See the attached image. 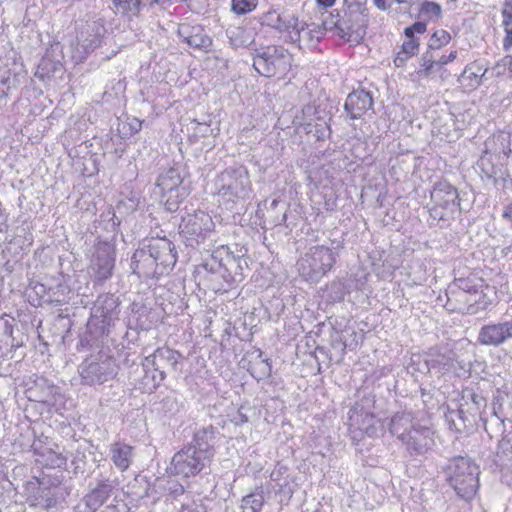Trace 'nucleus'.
<instances>
[{
  "label": "nucleus",
  "mask_w": 512,
  "mask_h": 512,
  "mask_svg": "<svg viewBox=\"0 0 512 512\" xmlns=\"http://www.w3.org/2000/svg\"><path fill=\"white\" fill-rule=\"evenodd\" d=\"M180 512H206L202 504L193 503L192 505L182 506Z\"/></svg>",
  "instance_id": "63"
},
{
  "label": "nucleus",
  "mask_w": 512,
  "mask_h": 512,
  "mask_svg": "<svg viewBox=\"0 0 512 512\" xmlns=\"http://www.w3.org/2000/svg\"><path fill=\"white\" fill-rule=\"evenodd\" d=\"M42 494L37 498V504L42 506L45 509L52 508L56 505L57 500L56 498L51 494L50 489H43Z\"/></svg>",
  "instance_id": "55"
},
{
  "label": "nucleus",
  "mask_w": 512,
  "mask_h": 512,
  "mask_svg": "<svg viewBox=\"0 0 512 512\" xmlns=\"http://www.w3.org/2000/svg\"><path fill=\"white\" fill-rule=\"evenodd\" d=\"M119 300L113 294H102L98 296L95 305V316L101 317L105 325H110L119 314Z\"/></svg>",
  "instance_id": "25"
},
{
  "label": "nucleus",
  "mask_w": 512,
  "mask_h": 512,
  "mask_svg": "<svg viewBox=\"0 0 512 512\" xmlns=\"http://www.w3.org/2000/svg\"><path fill=\"white\" fill-rule=\"evenodd\" d=\"M108 455L113 465L120 472H125L135 458V448L123 441H115L108 447Z\"/></svg>",
  "instance_id": "22"
},
{
  "label": "nucleus",
  "mask_w": 512,
  "mask_h": 512,
  "mask_svg": "<svg viewBox=\"0 0 512 512\" xmlns=\"http://www.w3.org/2000/svg\"><path fill=\"white\" fill-rule=\"evenodd\" d=\"M486 69L477 63L467 65L459 77V82L470 89L480 86L482 78L485 76Z\"/></svg>",
  "instance_id": "33"
},
{
  "label": "nucleus",
  "mask_w": 512,
  "mask_h": 512,
  "mask_svg": "<svg viewBox=\"0 0 512 512\" xmlns=\"http://www.w3.org/2000/svg\"><path fill=\"white\" fill-rule=\"evenodd\" d=\"M292 63V55L283 46L268 45L253 53V68L264 77L286 74Z\"/></svg>",
  "instance_id": "5"
},
{
  "label": "nucleus",
  "mask_w": 512,
  "mask_h": 512,
  "mask_svg": "<svg viewBox=\"0 0 512 512\" xmlns=\"http://www.w3.org/2000/svg\"><path fill=\"white\" fill-rule=\"evenodd\" d=\"M304 129L308 134H313L318 141H323L331 135L330 125L325 120L314 124L308 123Z\"/></svg>",
  "instance_id": "43"
},
{
  "label": "nucleus",
  "mask_w": 512,
  "mask_h": 512,
  "mask_svg": "<svg viewBox=\"0 0 512 512\" xmlns=\"http://www.w3.org/2000/svg\"><path fill=\"white\" fill-rule=\"evenodd\" d=\"M13 80L9 69H0V99L7 95V90L11 88Z\"/></svg>",
  "instance_id": "53"
},
{
  "label": "nucleus",
  "mask_w": 512,
  "mask_h": 512,
  "mask_svg": "<svg viewBox=\"0 0 512 512\" xmlns=\"http://www.w3.org/2000/svg\"><path fill=\"white\" fill-rule=\"evenodd\" d=\"M183 359V355L171 349L168 346L157 348L152 354L145 357L142 366L152 367L153 370L157 371L156 377L154 376L155 385H161L163 380L166 378L168 370H177V364Z\"/></svg>",
  "instance_id": "10"
},
{
  "label": "nucleus",
  "mask_w": 512,
  "mask_h": 512,
  "mask_svg": "<svg viewBox=\"0 0 512 512\" xmlns=\"http://www.w3.org/2000/svg\"><path fill=\"white\" fill-rule=\"evenodd\" d=\"M437 71V52L427 48L421 57L419 74L428 77Z\"/></svg>",
  "instance_id": "39"
},
{
  "label": "nucleus",
  "mask_w": 512,
  "mask_h": 512,
  "mask_svg": "<svg viewBox=\"0 0 512 512\" xmlns=\"http://www.w3.org/2000/svg\"><path fill=\"white\" fill-rule=\"evenodd\" d=\"M368 22V10L359 5L356 10H349L341 18L338 24V36L348 42L354 41L359 43L366 35Z\"/></svg>",
  "instance_id": "9"
},
{
  "label": "nucleus",
  "mask_w": 512,
  "mask_h": 512,
  "mask_svg": "<svg viewBox=\"0 0 512 512\" xmlns=\"http://www.w3.org/2000/svg\"><path fill=\"white\" fill-rule=\"evenodd\" d=\"M218 254L219 251L216 254H210L199 265V269L202 268L207 273L206 279L210 282V288L216 293L227 292L235 286L233 277L223 265V258Z\"/></svg>",
  "instance_id": "11"
},
{
  "label": "nucleus",
  "mask_w": 512,
  "mask_h": 512,
  "mask_svg": "<svg viewBox=\"0 0 512 512\" xmlns=\"http://www.w3.org/2000/svg\"><path fill=\"white\" fill-rule=\"evenodd\" d=\"M263 505L264 491L259 487L242 498L241 508L243 512H260Z\"/></svg>",
  "instance_id": "36"
},
{
  "label": "nucleus",
  "mask_w": 512,
  "mask_h": 512,
  "mask_svg": "<svg viewBox=\"0 0 512 512\" xmlns=\"http://www.w3.org/2000/svg\"><path fill=\"white\" fill-rule=\"evenodd\" d=\"M502 15L504 27L510 26L512 24V0H505Z\"/></svg>",
  "instance_id": "58"
},
{
  "label": "nucleus",
  "mask_w": 512,
  "mask_h": 512,
  "mask_svg": "<svg viewBox=\"0 0 512 512\" xmlns=\"http://www.w3.org/2000/svg\"><path fill=\"white\" fill-rule=\"evenodd\" d=\"M441 12V6L436 2L425 0L421 4L420 14L428 20L434 17H439Z\"/></svg>",
  "instance_id": "50"
},
{
  "label": "nucleus",
  "mask_w": 512,
  "mask_h": 512,
  "mask_svg": "<svg viewBox=\"0 0 512 512\" xmlns=\"http://www.w3.org/2000/svg\"><path fill=\"white\" fill-rule=\"evenodd\" d=\"M348 425L372 436L376 433L375 416L369 412H365L363 407L355 405L348 413Z\"/></svg>",
  "instance_id": "24"
},
{
  "label": "nucleus",
  "mask_w": 512,
  "mask_h": 512,
  "mask_svg": "<svg viewBox=\"0 0 512 512\" xmlns=\"http://www.w3.org/2000/svg\"><path fill=\"white\" fill-rule=\"evenodd\" d=\"M463 399L467 402L468 400L473 403L476 410L480 412L482 408L487 406V400L480 394L475 393L473 390H465L463 392Z\"/></svg>",
  "instance_id": "52"
},
{
  "label": "nucleus",
  "mask_w": 512,
  "mask_h": 512,
  "mask_svg": "<svg viewBox=\"0 0 512 512\" xmlns=\"http://www.w3.org/2000/svg\"><path fill=\"white\" fill-rule=\"evenodd\" d=\"M434 432L427 426L416 424L409 433L401 439L402 445L411 456L427 453L435 445Z\"/></svg>",
  "instance_id": "15"
},
{
  "label": "nucleus",
  "mask_w": 512,
  "mask_h": 512,
  "mask_svg": "<svg viewBox=\"0 0 512 512\" xmlns=\"http://www.w3.org/2000/svg\"><path fill=\"white\" fill-rule=\"evenodd\" d=\"M131 269L138 278H152L161 275L155 264L151 253L147 251V246L142 240L131 258Z\"/></svg>",
  "instance_id": "18"
},
{
  "label": "nucleus",
  "mask_w": 512,
  "mask_h": 512,
  "mask_svg": "<svg viewBox=\"0 0 512 512\" xmlns=\"http://www.w3.org/2000/svg\"><path fill=\"white\" fill-rule=\"evenodd\" d=\"M209 464V460L185 445L172 457L169 471L172 475L189 478L200 474Z\"/></svg>",
  "instance_id": "8"
},
{
  "label": "nucleus",
  "mask_w": 512,
  "mask_h": 512,
  "mask_svg": "<svg viewBox=\"0 0 512 512\" xmlns=\"http://www.w3.org/2000/svg\"><path fill=\"white\" fill-rule=\"evenodd\" d=\"M448 481L457 495L469 501L473 499L479 487V467L469 457L453 458L447 467Z\"/></svg>",
  "instance_id": "3"
},
{
  "label": "nucleus",
  "mask_w": 512,
  "mask_h": 512,
  "mask_svg": "<svg viewBox=\"0 0 512 512\" xmlns=\"http://www.w3.org/2000/svg\"><path fill=\"white\" fill-rule=\"evenodd\" d=\"M341 18L339 15V12L336 11V14L330 13L329 16L323 21L322 28L324 31H332L335 30L336 34L338 35V24L340 23Z\"/></svg>",
  "instance_id": "56"
},
{
  "label": "nucleus",
  "mask_w": 512,
  "mask_h": 512,
  "mask_svg": "<svg viewBox=\"0 0 512 512\" xmlns=\"http://www.w3.org/2000/svg\"><path fill=\"white\" fill-rule=\"evenodd\" d=\"M249 372L258 381L270 377L272 372L270 360L263 358V353L259 351L256 359L250 363Z\"/></svg>",
  "instance_id": "34"
},
{
  "label": "nucleus",
  "mask_w": 512,
  "mask_h": 512,
  "mask_svg": "<svg viewBox=\"0 0 512 512\" xmlns=\"http://www.w3.org/2000/svg\"><path fill=\"white\" fill-rule=\"evenodd\" d=\"M225 34L234 49L247 47L254 42L252 32L244 26H229Z\"/></svg>",
  "instance_id": "29"
},
{
  "label": "nucleus",
  "mask_w": 512,
  "mask_h": 512,
  "mask_svg": "<svg viewBox=\"0 0 512 512\" xmlns=\"http://www.w3.org/2000/svg\"><path fill=\"white\" fill-rule=\"evenodd\" d=\"M416 424L411 412H397L390 419L389 432L401 441Z\"/></svg>",
  "instance_id": "28"
},
{
  "label": "nucleus",
  "mask_w": 512,
  "mask_h": 512,
  "mask_svg": "<svg viewBox=\"0 0 512 512\" xmlns=\"http://www.w3.org/2000/svg\"><path fill=\"white\" fill-rule=\"evenodd\" d=\"M506 36L503 40V47L505 50H509L512 47V27H505Z\"/></svg>",
  "instance_id": "64"
},
{
  "label": "nucleus",
  "mask_w": 512,
  "mask_h": 512,
  "mask_svg": "<svg viewBox=\"0 0 512 512\" xmlns=\"http://www.w3.org/2000/svg\"><path fill=\"white\" fill-rule=\"evenodd\" d=\"M373 97L364 89L353 90L348 94L344 103L346 117L351 120L361 119L369 110L373 109Z\"/></svg>",
  "instance_id": "16"
},
{
  "label": "nucleus",
  "mask_w": 512,
  "mask_h": 512,
  "mask_svg": "<svg viewBox=\"0 0 512 512\" xmlns=\"http://www.w3.org/2000/svg\"><path fill=\"white\" fill-rule=\"evenodd\" d=\"M427 30V24L424 21H417L413 23L411 26L406 27L404 30V35L406 37V41L401 46V52L412 57L419 51L420 41L415 35H422Z\"/></svg>",
  "instance_id": "27"
},
{
  "label": "nucleus",
  "mask_w": 512,
  "mask_h": 512,
  "mask_svg": "<svg viewBox=\"0 0 512 512\" xmlns=\"http://www.w3.org/2000/svg\"><path fill=\"white\" fill-rule=\"evenodd\" d=\"M71 289L63 282L49 288V299L56 304L66 303L70 299Z\"/></svg>",
  "instance_id": "42"
},
{
  "label": "nucleus",
  "mask_w": 512,
  "mask_h": 512,
  "mask_svg": "<svg viewBox=\"0 0 512 512\" xmlns=\"http://www.w3.org/2000/svg\"><path fill=\"white\" fill-rule=\"evenodd\" d=\"M164 491L167 495L177 498L184 494L185 487L176 480H169L164 487Z\"/></svg>",
  "instance_id": "54"
},
{
  "label": "nucleus",
  "mask_w": 512,
  "mask_h": 512,
  "mask_svg": "<svg viewBox=\"0 0 512 512\" xmlns=\"http://www.w3.org/2000/svg\"><path fill=\"white\" fill-rule=\"evenodd\" d=\"M428 357L431 370L440 372L441 370H445L449 367V358L438 352L436 349H431L428 352Z\"/></svg>",
  "instance_id": "47"
},
{
  "label": "nucleus",
  "mask_w": 512,
  "mask_h": 512,
  "mask_svg": "<svg viewBox=\"0 0 512 512\" xmlns=\"http://www.w3.org/2000/svg\"><path fill=\"white\" fill-rule=\"evenodd\" d=\"M177 32L183 42L192 48L208 51L212 46V39L201 26L184 23L179 25Z\"/></svg>",
  "instance_id": "21"
},
{
  "label": "nucleus",
  "mask_w": 512,
  "mask_h": 512,
  "mask_svg": "<svg viewBox=\"0 0 512 512\" xmlns=\"http://www.w3.org/2000/svg\"><path fill=\"white\" fill-rule=\"evenodd\" d=\"M511 437H504L499 443V451L498 453H502L507 456L511 460Z\"/></svg>",
  "instance_id": "60"
},
{
  "label": "nucleus",
  "mask_w": 512,
  "mask_h": 512,
  "mask_svg": "<svg viewBox=\"0 0 512 512\" xmlns=\"http://www.w3.org/2000/svg\"><path fill=\"white\" fill-rule=\"evenodd\" d=\"M451 41L450 34L445 30L435 31L429 39L428 48L438 52L441 47L447 45Z\"/></svg>",
  "instance_id": "46"
},
{
  "label": "nucleus",
  "mask_w": 512,
  "mask_h": 512,
  "mask_svg": "<svg viewBox=\"0 0 512 512\" xmlns=\"http://www.w3.org/2000/svg\"><path fill=\"white\" fill-rule=\"evenodd\" d=\"M287 14L286 12L279 13L277 10L271 9L262 15L261 23L280 32Z\"/></svg>",
  "instance_id": "44"
},
{
  "label": "nucleus",
  "mask_w": 512,
  "mask_h": 512,
  "mask_svg": "<svg viewBox=\"0 0 512 512\" xmlns=\"http://www.w3.org/2000/svg\"><path fill=\"white\" fill-rule=\"evenodd\" d=\"M457 57V52L456 51H452L450 52L449 55H442V56H439L437 54V65H438V71L446 64L454 61Z\"/></svg>",
  "instance_id": "61"
},
{
  "label": "nucleus",
  "mask_w": 512,
  "mask_h": 512,
  "mask_svg": "<svg viewBox=\"0 0 512 512\" xmlns=\"http://www.w3.org/2000/svg\"><path fill=\"white\" fill-rule=\"evenodd\" d=\"M196 131L201 136L206 137L212 134V129L210 128V125L206 123H200L197 122Z\"/></svg>",
  "instance_id": "62"
},
{
  "label": "nucleus",
  "mask_w": 512,
  "mask_h": 512,
  "mask_svg": "<svg viewBox=\"0 0 512 512\" xmlns=\"http://www.w3.org/2000/svg\"><path fill=\"white\" fill-rule=\"evenodd\" d=\"M430 216L436 221H449L460 211V198L456 187L446 180L436 182L430 192Z\"/></svg>",
  "instance_id": "6"
},
{
  "label": "nucleus",
  "mask_w": 512,
  "mask_h": 512,
  "mask_svg": "<svg viewBox=\"0 0 512 512\" xmlns=\"http://www.w3.org/2000/svg\"><path fill=\"white\" fill-rule=\"evenodd\" d=\"M409 368L412 373L419 372L421 374H427L431 371L428 353L425 355L414 354L410 359Z\"/></svg>",
  "instance_id": "45"
},
{
  "label": "nucleus",
  "mask_w": 512,
  "mask_h": 512,
  "mask_svg": "<svg viewBox=\"0 0 512 512\" xmlns=\"http://www.w3.org/2000/svg\"><path fill=\"white\" fill-rule=\"evenodd\" d=\"M477 165L482 175L488 179L496 181L497 177L500 176L501 168L493 164V156L487 152L480 157Z\"/></svg>",
  "instance_id": "38"
},
{
  "label": "nucleus",
  "mask_w": 512,
  "mask_h": 512,
  "mask_svg": "<svg viewBox=\"0 0 512 512\" xmlns=\"http://www.w3.org/2000/svg\"><path fill=\"white\" fill-rule=\"evenodd\" d=\"M509 340H512V317L483 325L477 336L478 343L485 346L498 347Z\"/></svg>",
  "instance_id": "14"
},
{
  "label": "nucleus",
  "mask_w": 512,
  "mask_h": 512,
  "mask_svg": "<svg viewBox=\"0 0 512 512\" xmlns=\"http://www.w3.org/2000/svg\"><path fill=\"white\" fill-rule=\"evenodd\" d=\"M216 434L217 429L213 425L200 427L195 430L191 442L186 445L211 462L215 455Z\"/></svg>",
  "instance_id": "17"
},
{
  "label": "nucleus",
  "mask_w": 512,
  "mask_h": 512,
  "mask_svg": "<svg viewBox=\"0 0 512 512\" xmlns=\"http://www.w3.org/2000/svg\"><path fill=\"white\" fill-rule=\"evenodd\" d=\"M57 393V387L44 377H37L26 390L27 398L34 402L50 403Z\"/></svg>",
  "instance_id": "26"
},
{
  "label": "nucleus",
  "mask_w": 512,
  "mask_h": 512,
  "mask_svg": "<svg viewBox=\"0 0 512 512\" xmlns=\"http://www.w3.org/2000/svg\"><path fill=\"white\" fill-rule=\"evenodd\" d=\"M94 249L90 267L95 281L102 283L112 276L115 266V248L111 242L98 241Z\"/></svg>",
  "instance_id": "12"
},
{
  "label": "nucleus",
  "mask_w": 512,
  "mask_h": 512,
  "mask_svg": "<svg viewBox=\"0 0 512 512\" xmlns=\"http://www.w3.org/2000/svg\"><path fill=\"white\" fill-rule=\"evenodd\" d=\"M258 0H231V11L237 15H245L257 8Z\"/></svg>",
  "instance_id": "48"
},
{
  "label": "nucleus",
  "mask_w": 512,
  "mask_h": 512,
  "mask_svg": "<svg viewBox=\"0 0 512 512\" xmlns=\"http://www.w3.org/2000/svg\"><path fill=\"white\" fill-rule=\"evenodd\" d=\"M213 225L212 218L199 210L182 217L179 234L186 246L195 248L211 234Z\"/></svg>",
  "instance_id": "7"
},
{
  "label": "nucleus",
  "mask_w": 512,
  "mask_h": 512,
  "mask_svg": "<svg viewBox=\"0 0 512 512\" xmlns=\"http://www.w3.org/2000/svg\"><path fill=\"white\" fill-rule=\"evenodd\" d=\"M147 251L151 253V257L161 275L171 270L177 262V252L175 245L166 237L144 239Z\"/></svg>",
  "instance_id": "13"
},
{
  "label": "nucleus",
  "mask_w": 512,
  "mask_h": 512,
  "mask_svg": "<svg viewBox=\"0 0 512 512\" xmlns=\"http://www.w3.org/2000/svg\"><path fill=\"white\" fill-rule=\"evenodd\" d=\"M213 185L219 204L230 211L244 206L253 194L250 173L243 164L228 166L217 173Z\"/></svg>",
  "instance_id": "1"
},
{
  "label": "nucleus",
  "mask_w": 512,
  "mask_h": 512,
  "mask_svg": "<svg viewBox=\"0 0 512 512\" xmlns=\"http://www.w3.org/2000/svg\"><path fill=\"white\" fill-rule=\"evenodd\" d=\"M104 28L96 23L93 26H89V29L84 33H81V38L79 39L80 47L86 52L95 50L101 44V38L103 34Z\"/></svg>",
  "instance_id": "32"
},
{
  "label": "nucleus",
  "mask_w": 512,
  "mask_h": 512,
  "mask_svg": "<svg viewBox=\"0 0 512 512\" xmlns=\"http://www.w3.org/2000/svg\"><path fill=\"white\" fill-rule=\"evenodd\" d=\"M483 284L482 281H476L471 278H459L455 279L447 288L446 295L448 301L451 302H461L465 300L466 294L471 292L477 293V291L482 290Z\"/></svg>",
  "instance_id": "23"
},
{
  "label": "nucleus",
  "mask_w": 512,
  "mask_h": 512,
  "mask_svg": "<svg viewBox=\"0 0 512 512\" xmlns=\"http://www.w3.org/2000/svg\"><path fill=\"white\" fill-rule=\"evenodd\" d=\"M446 419L449 422L450 427H454L456 430H460L456 420L459 419L464 422V412L463 410L449 411V413L446 414Z\"/></svg>",
  "instance_id": "57"
},
{
  "label": "nucleus",
  "mask_w": 512,
  "mask_h": 512,
  "mask_svg": "<svg viewBox=\"0 0 512 512\" xmlns=\"http://www.w3.org/2000/svg\"><path fill=\"white\" fill-rule=\"evenodd\" d=\"M119 366L115 358L101 350L85 358L78 366L81 383L84 385H102L116 377Z\"/></svg>",
  "instance_id": "4"
},
{
  "label": "nucleus",
  "mask_w": 512,
  "mask_h": 512,
  "mask_svg": "<svg viewBox=\"0 0 512 512\" xmlns=\"http://www.w3.org/2000/svg\"><path fill=\"white\" fill-rule=\"evenodd\" d=\"M464 298L465 300L461 302H451L447 300V305L453 311L474 315L480 311L486 310L491 304V299L483 290L477 291V293L471 292L466 294Z\"/></svg>",
  "instance_id": "20"
},
{
  "label": "nucleus",
  "mask_w": 512,
  "mask_h": 512,
  "mask_svg": "<svg viewBox=\"0 0 512 512\" xmlns=\"http://www.w3.org/2000/svg\"><path fill=\"white\" fill-rule=\"evenodd\" d=\"M308 28L305 22L299 21L294 14H287L280 32H287V41L293 44H299L303 38L302 33Z\"/></svg>",
  "instance_id": "30"
},
{
  "label": "nucleus",
  "mask_w": 512,
  "mask_h": 512,
  "mask_svg": "<svg viewBox=\"0 0 512 512\" xmlns=\"http://www.w3.org/2000/svg\"><path fill=\"white\" fill-rule=\"evenodd\" d=\"M161 194L164 200L165 208L170 212H174L179 208V204L185 197V189L180 188L176 191H163Z\"/></svg>",
  "instance_id": "41"
},
{
  "label": "nucleus",
  "mask_w": 512,
  "mask_h": 512,
  "mask_svg": "<svg viewBox=\"0 0 512 512\" xmlns=\"http://www.w3.org/2000/svg\"><path fill=\"white\" fill-rule=\"evenodd\" d=\"M242 262L246 264V261L241 259L240 257H234L228 254L226 255L225 258H223V265H225L229 274L233 277L234 285L243 280Z\"/></svg>",
  "instance_id": "40"
},
{
  "label": "nucleus",
  "mask_w": 512,
  "mask_h": 512,
  "mask_svg": "<svg viewBox=\"0 0 512 512\" xmlns=\"http://www.w3.org/2000/svg\"><path fill=\"white\" fill-rule=\"evenodd\" d=\"M117 486V478L112 480L101 475L96 487L84 497L86 506L91 512H96L107 502Z\"/></svg>",
  "instance_id": "19"
},
{
  "label": "nucleus",
  "mask_w": 512,
  "mask_h": 512,
  "mask_svg": "<svg viewBox=\"0 0 512 512\" xmlns=\"http://www.w3.org/2000/svg\"><path fill=\"white\" fill-rule=\"evenodd\" d=\"M62 68V64L59 61H54L50 57L45 56L41 59L37 66L35 77L43 82H46L56 72H60Z\"/></svg>",
  "instance_id": "35"
},
{
  "label": "nucleus",
  "mask_w": 512,
  "mask_h": 512,
  "mask_svg": "<svg viewBox=\"0 0 512 512\" xmlns=\"http://www.w3.org/2000/svg\"><path fill=\"white\" fill-rule=\"evenodd\" d=\"M332 247L315 245L308 249L305 255L298 261L299 271L302 276L311 281H318L326 275L336 263L339 250L342 248L340 241H332Z\"/></svg>",
  "instance_id": "2"
},
{
  "label": "nucleus",
  "mask_w": 512,
  "mask_h": 512,
  "mask_svg": "<svg viewBox=\"0 0 512 512\" xmlns=\"http://www.w3.org/2000/svg\"><path fill=\"white\" fill-rule=\"evenodd\" d=\"M323 35V28L318 25L313 29H309L306 32L304 31V36L307 37L308 41L316 40V42H319Z\"/></svg>",
  "instance_id": "59"
},
{
  "label": "nucleus",
  "mask_w": 512,
  "mask_h": 512,
  "mask_svg": "<svg viewBox=\"0 0 512 512\" xmlns=\"http://www.w3.org/2000/svg\"><path fill=\"white\" fill-rule=\"evenodd\" d=\"M157 187L163 191H176L182 184V176L178 168L170 167L163 171L157 178Z\"/></svg>",
  "instance_id": "31"
},
{
  "label": "nucleus",
  "mask_w": 512,
  "mask_h": 512,
  "mask_svg": "<svg viewBox=\"0 0 512 512\" xmlns=\"http://www.w3.org/2000/svg\"><path fill=\"white\" fill-rule=\"evenodd\" d=\"M118 12L128 15H137L142 5H152L159 0H112Z\"/></svg>",
  "instance_id": "37"
},
{
  "label": "nucleus",
  "mask_w": 512,
  "mask_h": 512,
  "mask_svg": "<svg viewBox=\"0 0 512 512\" xmlns=\"http://www.w3.org/2000/svg\"><path fill=\"white\" fill-rule=\"evenodd\" d=\"M327 298L331 302H340L344 299L346 290L341 281H333L327 287Z\"/></svg>",
  "instance_id": "49"
},
{
  "label": "nucleus",
  "mask_w": 512,
  "mask_h": 512,
  "mask_svg": "<svg viewBox=\"0 0 512 512\" xmlns=\"http://www.w3.org/2000/svg\"><path fill=\"white\" fill-rule=\"evenodd\" d=\"M143 370H144V376L142 378V388L146 391V392H153L155 391L160 385H155L154 387H152L153 383H154V376L156 377L157 375V371L153 370L152 367H144L143 366Z\"/></svg>",
  "instance_id": "51"
}]
</instances>
